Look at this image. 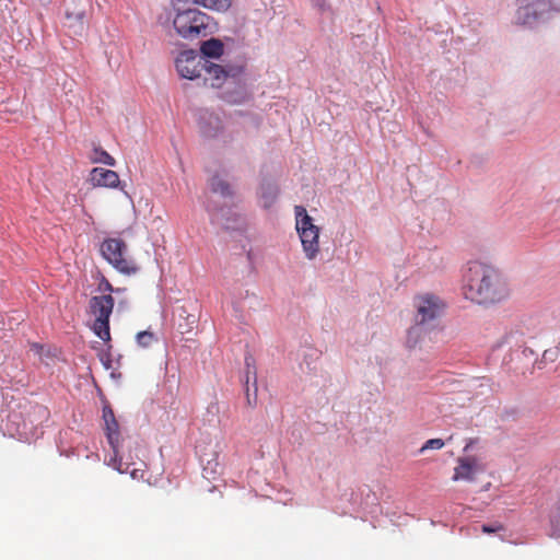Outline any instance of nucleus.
<instances>
[{"instance_id": "20e7f679", "label": "nucleus", "mask_w": 560, "mask_h": 560, "mask_svg": "<svg viewBox=\"0 0 560 560\" xmlns=\"http://www.w3.org/2000/svg\"><path fill=\"white\" fill-rule=\"evenodd\" d=\"M295 229L306 258L315 259L319 253V228L313 223L312 217L303 206L295 207Z\"/></svg>"}, {"instance_id": "6e6552de", "label": "nucleus", "mask_w": 560, "mask_h": 560, "mask_svg": "<svg viewBox=\"0 0 560 560\" xmlns=\"http://www.w3.org/2000/svg\"><path fill=\"white\" fill-rule=\"evenodd\" d=\"M205 66H207V59L199 57L194 50L182 51L175 60L178 74L189 80L201 77Z\"/></svg>"}, {"instance_id": "f3484780", "label": "nucleus", "mask_w": 560, "mask_h": 560, "mask_svg": "<svg viewBox=\"0 0 560 560\" xmlns=\"http://www.w3.org/2000/svg\"><path fill=\"white\" fill-rule=\"evenodd\" d=\"M203 71L211 78L217 81L224 79L226 77L225 70L213 62L207 60V66H205Z\"/></svg>"}, {"instance_id": "4be33fe9", "label": "nucleus", "mask_w": 560, "mask_h": 560, "mask_svg": "<svg viewBox=\"0 0 560 560\" xmlns=\"http://www.w3.org/2000/svg\"><path fill=\"white\" fill-rule=\"evenodd\" d=\"M96 153L98 154V158L95 159L94 162L104 163L109 166H115V164H116L115 159L110 154H108L106 151L97 150Z\"/></svg>"}, {"instance_id": "7ed1b4c3", "label": "nucleus", "mask_w": 560, "mask_h": 560, "mask_svg": "<svg viewBox=\"0 0 560 560\" xmlns=\"http://www.w3.org/2000/svg\"><path fill=\"white\" fill-rule=\"evenodd\" d=\"M102 257L118 272L132 276L139 271V266L129 256L127 243L118 237H107L100 246Z\"/></svg>"}, {"instance_id": "5701e85b", "label": "nucleus", "mask_w": 560, "mask_h": 560, "mask_svg": "<svg viewBox=\"0 0 560 560\" xmlns=\"http://www.w3.org/2000/svg\"><path fill=\"white\" fill-rule=\"evenodd\" d=\"M97 290L102 293H108V294H110L112 292L119 291V289H114L112 283L104 276H102V278H101Z\"/></svg>"}, {"instance_id": "1a4fd4ad", "label": "nucleus", "mask_w": 560, "mask_h": 560, "mask_svg": "<svg viewBox=\"0 0 560 560\" xmlns=\"http://www.w3.org/2000/svg\"><path fill=\"white\" fill-rule=\"evenodd\" d=\"M245 375H246V398L247 404L250 407H255L257 402V373H256V366L255 361L252 355L245 357Z\"/></svg>"}, {"instance_id": "412c9836", "label": "nucleus", "mask_w": 560, "mask_h": 560, "mask_svg": "<svg viewBox=\"0 0 560 560\" xmlns=\"http://www.w3.org/2000/svg\"><path fill=\"white\" fill-rule=\"evenodd\" d=\"M277 196V189L275 187L268 186L266 190L262 191L261 198L265 200V207L268 208L272 205Z\"/></svg>"}, {"instance_id": "9b49d317", "label": "nucleus", "mask_w": 560, "mask_h": 560, "mask_svg": "<svg viewBox=\"0 0 560 560\" xmlns=\"http://www.w3.org/2000/svg\"><path fill=\"white\" fill-rule=\"evenodd\" d=\"M458 465L454 469L453 480L457 481L460 479L472 480L474 472L477 467V460L475 457H460L457 460Z\"/></svg>"}, {"instance_id": "ddd939ff", "label": "nucleus", "mask_w": 560, "mask_h": 560, "mask_svg": "<svg viewBox=\"0 0 560 560\" xmlns=\"http://www.w3.org/2000/svg\"><path fill=\"white\" fill-rule=\"evenodd\" d=\"M85 14L83 11L67 12L66 26L72 31L73 35H82L85 28Z\"/></svg>"}, {"instance_id": "f8f14e48", "label": "nucleus", "mask_w": 560, "mask_h": 560, "mask_svg": "<svg viewBox=\"0 0 560 560\" xmlns=\"http://www.w3.org/2000/svg\"><path fill=\"white\" fill-rule=\"evenodd\" d=\"M515 19L520 25H532L539 19L538 10L530 2H527L517 9Z\"/></svg>"}, {"instance_id": "f257e3e1", "label": "nucleus", "mask_w": 560, "mask_h": 560, "mask_svg": "<svg viewBox=\"0 0 560 560\" xmlns=\"http://www.w3.org/2000/svg\"><path fill=\"white\" fill-rule=\"evenodd\" d=\"M463 294L477 304H494L509 296V288L492 266L480 261H470L463 273Z\"/></svg>"}, {"instance_id": "6ab92c4d", "label": "nucleus", "mask_w": 560, "mask_h": 560, "mask_svg": "<svg viewBox=\"0 0 560 560\" xmlns=\"http://www.w3.org/2000/svg\"><path fill=\"white\" fill-rule=\"evenodd\" d=\"M136 340L140 347L148 348L156 340V338L153 332L144 330L137 334Z\"/></svg>"}, {"instance_id": "423d86ee", "label": "nucleus", "mask_w": 560, "mask_h": 560, "mask_svg": "<svg viewBox=\"0 0 560 560\" xmlns=\"http://www.w3.org/2000/svg\"><path fill=\"white\" fill-rule=\"evenodd\" d=\"M114 298L110 294L96 295L89 302L91 314L95 317L92 329L103 341H110L109 317L114 308Z\"/></svg>"}, {"instance_id": "393cba45", "label": "nucleus", "mask_w": 560, "mask_h": 560, "mask_svg": "<svg viewBox=\"0 0 560 560\" xmlns=\"http://www.w3.org/2000/svg\"><path fill=\"white\" fill-rule=\"evenodd\" d=\"M144 470L142 469H138V468H135L130 471V476L133 478V479H144Z\"/></svg>"}, {"instance_id": "a211bd4d", "label": "nucleus", "mask_w": 560, "mask_h": 560, "mask_svg": "<svg viewBox=\"0 0 560 560\" xmlns=\"http://www.w3.org/2000/svg\"><path fill=\"white\" fill-rule=\"evenodd\" d=\"M180 317L185 318L186 324H179L178 328L182 334H188L194 329V326L197 322L196 316L188 314L185 308H182V313L179 314Z\"/></svg>"}, {"instance_id": "dca6fc26", "label": "nucleus", "mask_w": 560, "mask_h": 560, "mask_svg": "<svg viewBox=\"0 0 560 560\" xmlns=\"http://www.w3.org/2000/svg\"><path fill=\"white\" fill-rule=\"evenodd\" d=\"M532 5L538 10V16L550 12H560V4L555 3L552 0H532Z\"/></svg>"}, {"instance_id": "aec40b11", "label": "nucleus", "mask_w": 560, "mask_h": 560, "mask_svg": "<svg viewBox=\"0 0 560 560\" xmlns=\"http://www.w3.org/2000/svg\"><path fill=\"white\" fill-rule=\"evenodd\" d=\"M444 444L445 443L442 439H430L422 445L419 452L423 453L427 450H441L444 446Z\"/></svg>"}, {"instance_id": "b1692460", "label": "nucleus", "mask_w": 560, "mask_h": 560, "mask_svg": "<svg viewBox=\"0 0 560 560\" xmlns=\"http://www.w3.org/2000/svg\"><path fill=\"white\" fill-rule=\"evenodd\" d=\"M503 529H504V527L500 523H495L493 525H486L485 524V525L481 526V530L485 534H493V533H498V532L503 530Z\"/></svg>"}, {"instance_id": "0eeeda50", "label": "nucleus", "mask_w": 560, "mask_h": 560, "mask_svg": "<svg viewBox=\"0 0 560 560\" xmlns=\"http://www.w3.org/2000/svg\"><path fill=\"white\" fill-rule=\"evenodd\" d=\"M103 420L105 423L106 438L115 454L112 466L120 474L128 472L130 463H124L122 457L118 458V443L120 436L119 424L109 405H105L103 407Z\"/></svg>"}, {"instance_id": "4468645a", "label": "nucleus", "mask_w": 560, "mask_h": 560, "mask_svg": "<svg viewBox=\"0 0 560 560\" xmlns=\"http://www.w3.org/2000/svg\"><path fill=\"white\" fill-rule=\"evenodd\" d=\"M200 51L205 57L219 58L223 54V44L220 39L211 38L202 43Z\"/></svg>"}, {"instance_id": "39448f33", "label": "nucleus", "mask_w": 560, "mask_h": 560, "mask_svg": "<svg viewBox=\"0 0 560 560\" xmlns=\"http://www.w3.org/2000/svg\"><path fill=\"white\" fill-rule=\"evenodd\" d=\"M415 325L408 332V342H410L413 334L417 332L418 326L428 325L438 319L444 308L445 304L441 298L432 293H423L415 296L413 299Z\"/></svg>"}, {"instance_id": "f03ea898", "label": "nucleus", "mask_w": 560, "mask_h": 560, "mask_svg": "<svg viewBox=\"0 0 560 560\" xmlns=\"http://www.w3.org/2000/svg\"><path fill=\"white\" fill-rule=\"evenodd\" d=\"M174 11L173 26L177 35L187 40H195L213 33V19L192 7L185 0H172Z\"/></svg>"}, {"instance_id": "9d476101", "label": "nucleus", "mask_w": 560, "mask_h": 560, "mask_svg": "<svg viewBox=\"0 0 560 560\" xmlns=\"http://www.w3.org/2000/svg\"><path fill=\"white\" fill-rule=\"evenodd\" d=\"M90 180L94 187L116 188L120 184L115 171L103 167H94L90 173Z\"/></svg>"}, {"instance_id": "2eb2a0df", "label": "nucleus", "mask_w": 560, "mask_h": 560, "mask_svg": "<svg viewBox=\"0 0 560 560\" xmlns=\"http://www.w3.org/2000/svg\"><path fill=\"white\" fill-rule=\"evenodd\" d=\"M210 188L213 192H218L223 197H231L233 195L230 184L218 175L210 179Z\"/></svg>"}]
</instances>
